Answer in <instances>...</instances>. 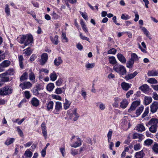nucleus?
Instances as JSON below:
<instances>
[{
  "instance_id": "1",
  "label": "nucleus",
  "mask_w": 158,
  "mask_h": 158,
  "mask_svg": "<svg viewBox=\"0 0 158 158\" xmlns=\"http://www.w3.org/2000/svg\"><path fill=\"white\" fill-rule=\"evenodd\" d=\"M33 41V37L32 35H23L21 38L20 43L21 44L24 43L25 46L30 45Z\"/></svg>"
},
{
  "instance_id": "2",
  "label": "nucleus",
  "mask_w": 158,
  "mask_h": 158,
  "mask_svg": "<svg viewBox=\"0 0 158 158\" xmlns=\"http://www.w3.org/2000/svg\"><path fill=\"white\" fill-rule=\"evenodd\" d=\"M13 91V89L11 86L6 85L0 89V95L6 96L10 94Z\"/></svg>"
},
{
  "instance_id": "3",
  "label": "nucleus",
  "mask_w": 158,
  "mask_h": 158,
  "mask_svg": "<svg viewBox=\"0 0 158 158\" xmlns=\"http://www.w3.org/2000/svg\"><path fill=\"white\" fill-rule=\"evenodd\" d=\"M113 69L116 72L122 75L125 74L127 72L125 68L121 65L116 64L114 66Z\"/></svg>"
},
{
  "instance_id": "4",
  "label": "nucleus",
  "mask_w": 158,
  "mask_h": 158,
  "mask_svg": "<svg viewBox=\"0 0 158 158\" xmlns=\"http://www.w3.org/2000/svg\"><path fill=\"white\" fill-rule=\"evenodd\" d=\"M43 89L44 87L42 85L40 84H37L33 89L32 91L34 94L38 95L39 94V91L42 90Z\"/></svg>"
},
{
  "instance_id": "5",
  "label": "nucleus",
  "mask_w": 158,
  "mask_h": 158,
  "mask_svg": "<svg viewBox=\"0 0 158 158\" xmlns=\"http://www.w3.org/2000/svg\"><path fill=\"white\" fill-rule=\"evenodd\" d=\"M140 104V102L139 101H136L134 102H133L130 108L128 110V112H131V111H132L134 110H135L136 108Z\"/></svg>"
},
{
  "instance_id": "6",
  "label": "nucleus",
  "mask_w": 158,
  "mask_h": 158,
  "mask_svg": "<svg viewBox=\"0 0 158 158\" xmlns=\"http://www.w3.org/2000/svg\"><path fill=\"white\" fill-rule=\"evenodd\" d=\"M77 109H75L74 110L72 111V113L70 114L69 116V118L70 119H72L73 117H74L73 120L74 121H77L79 117V115L77 112Z\"/></svg>"
},
{
  "instance_id": "7",
  "label": "nucleus",
  "mask_w": 158,
  "mask_h": 158,
  "mask_svg": "<svg viewBox=\"0 0 158 158\" xmlns=\"http://www.w3.org/2000/svg\"><path fill=\"white\" fill-rule=\"evenodd\" d=\"M158 119L155 118H152L146 124V126L148 127L150 125L158 126Z\"/></svg>"
},
{
  "instance_id": "8",
  "label": "nucleus",
  "mask_w": 158,
  "mask_h": 158,
  "mask_svg": "<svg viewBox=\"0 0 158 158\" xmlns=\"http://www.w3.org/2000/svg\"><path fill=\"white\" fill-rule=\"evenodd\" d=\"M151 112L152 113H155L158 109V102H153L150 106Z\"/></svg>"
},
{
  "instance_id": "9",
  "label": "nucleus",
  "mask_w": 158,
  "mask_h": 158,
  "mask_svg": "<svg viewBox=\"0 0 158 158\" xmlns=\"http://www.w3.org/2000/svg\"><path fill=\"white\" fill-rule=\"evenodd\" d=\"M32 86V84L29 81H26L23 83H21L19 85L20 86L22 89H28Z\"/></svg>"
},
{
  "instance_id": "10",
  "label": "nucleus",
  "mask_w": 158,
  "mask_h": 158,
  "mask_svg": "<svg viewBox=\"0 0 158 158\" xmlns=\"http://www.w3.org/2000/svg\"><path fill=\"white\" fill-rule=\"evenodd\" d=\"M48 56L47 53H43L41 56V61L40 62L41 65H44L47 61L48 59Z\"/></svg>"
},
{
  "instance_id": "11",
  "label": "nucleus",
  "mask_w": 158,
  "mask_h": 158,
  "mask_svg": "<svg viewBox=\"0 0 158 158\" xmlns=\"http://www.w3.org/2000/svg\"><path fill=\"white\" fill-rule=\"evenodd\" d=\"M1 81L5 82L8 81H9V77L5 73L0 74Z\"/></svg>"
},
{
  "instance_id": "12",
  "label": "nucleus",
  "mask_w": 158,
  "mask_h": 158,
  "mask_svg": "<svg viewBox=\"0 0 158 158\" xmlns=\"http://www.w3.org/2000/svg\"><path fill=\"white\" fill-rule=\"evenodd\" d=\"M139 89L145 93L148 92L149 90V86L147 84H144L142 85L139 87Z\"/></svg>"
},
{
  "instance_id": "13",
  "label": "nucleus",
  "mask_w": 158,
  "mask_h": 158,
  "mask_svg": "<svg viewBox=\"0 0 158 158\" xmlns=\"http://www.w3.org/2000/svg\"><path fill=\"white\" fill-rule=\"evenodd\" d=\"M138 74L136 71H135L133 73H130L125 76L124 78L126 80H128L134 78Z\"/></svg>"
},
{
  "instance_id": "14",
  "label": "nucleus",
  "mask_w": 158,
  "mask_h": 158,
  "mask_svg": "<svg viewBox=\"0 0 158 158\" xmlns=\"http://www.w3.org/2000/svg\"><path fill=\"white\" fill-rule=\"evenodd\" d=\"M121 86L123 90L127 91L130 88L131 86L129 83L123 82L121 84Z\"/></svg>"
},
{
  "instance_id": "15",
  "label": "nucleus",
  "mask_w": 158,
  "mask_h": 158,
  "mask_svg": "<svg viewBox=\"0 0 158 158\" xmlns=\"http://www.w3.org/2000/svg\"><path fill=\"white\" fill-rule=\"evenodd\" d=\"M63 62L60 57L59 56L57 58H56L54 61V64L56 66H58L60 65Z\"/></svg>"
},
{
  "instance_id": "16",
  "label": "nucleus",
  "mask_w": 158,
  "mask_h": 158,
  "mask_svg": "<svg viewBox=\"0 0 158 158\" xmlns=\"http://www.w3.org/2000/svg\"><path fill=\"white\" fill-rule=\"evenodd\" d=\"M117 57L118 60L122 63H125L126 61V60L124 56L121 54H118Z\"/></svg>"
},
{
  "instance_id": "17",
  "label": "nucleus",
  "mask_w": 158,
  "mask_h": 158,
  "mask_svg": "<svg viewBox=\"0 0 158 158\" xmlns=\"http://www.w3.org/2000/svg\"><path fill=\"white\" fill-rule=\"evenodd\" d=\"M78 142H76L73 144L71 145V146L72 147L76 148L80 146L81 144V139L79 138H77Z\"/></svg>"
},
{
  "instance_id": "18",
  "label": "nucleus",
  "mask_w": 158,
  "mask_h": 158,
  "mask_svg": "<svg viewBox=\"0 0 158 158\" xmlns=\"http://www.w3.org/2000/svg\"><path fill=\"white\" fill-rule=\"evenodd\" d=\"M148 76H156L158 75V71L152 70L148 71Z\"/></svg>"
},
{
  "instance_id": "19",
  "label": "nucleus",
  "mask_w": 158,
  "mask_h": 158,
  "mask_svg": "<svg viewBox=\"0 0 158 158\" xmlns=\"http://www.w3.org/2000/svg\"><path fill=\"white\" fill-rule=\"evenodd\" d=\"M55 109L57 112L62 109V104L59 102H57L56 103Z\"/></svg>"
},
{
  "instance_id": "20",
  "label": "nucleus",
  "mask_w": 158,
  "mask_h": 158,
  "mask_svg": "<svg viewBox=\"0 0 158 158\" xmlns=\"http://www.w3.org/2000/svg\"><path fill=\"white\" fill-rule=\"evenodd\" d=\"M145 156L143 151L142 150L140 151L136 152L135 153V156L136 158H143Z\"/></svg>"
},
{
  "instance_id": "21",
  "label": "nucleus",
  "mask_w": 158,
  "mask_h": 158,
  "mask_svg": "<svg viewBox=\"0 0 158 158\" xmlns=\"http://www.w3.org/2000/svg\"><path fill=\"white\" fill-rule=\"evenodd\" d=\"M128 104V102L126 99H123V101L121 102L120 104V107L123 109H125L127 107Z\"/></svg>"
},
{
  "instance_id": "22",
  "label": "nucleus",
  "mask_w": 158,
  "mask_h": 158,
  "mask_svg": "<svg viewBox=\"0 0 158 158\" xmlns=\"http://www.w3.org/2000/svg\"><path fill=\"white\" fill-rule=\"evenodd\" d=\"M31 103L35 106L37 107L39 105V101L35 98H33L31 100Z\"/></svg>"
},
{
  "instance_id": "23",
  "label": "nucleus",
  "mask_w": 158,
  "mask_h": 158,
  "mask_svg": "<svg viewBox=\"0 0 158 158\" xmlns=\"http://www.w3.org/2000/svg\"><path fill=\"white\" fill-rule=\"evenodd\" d=\"M58 36L57 35H55L54 38L52 36L50 37V40L52 43L55 45H57L58 43Z\"/></svg>"
},
{
  "instance_id": "24",
  "label": "nucleus",
  "mask_w": 158,
  "mask_h": 158,
  "mask_svg": "<svg viewBox=\"0 0 158 158\" xmlns=\"http://www.w3.org/2000/svg\"><path fill=\"white\" fill-rule=\"evenodd\" d=\"M136 129L139 132H142V131H144L145 128L143 124H139L137 126Z\"/></svg>"
},
{
  "instance_id": "25",
  "label": "nucleus",
  "mask_w": 158,
  "mask_h": 158,
  "mask_svg": "<svg viewBox=\"0 0 158 158\" xmlns=\"http://www.w3.org/2000/svg\"><path fill=\"white\" fill-rule=\"evenodd\" d=\"M10 64V62L8 60H5L1 64L4 69L5 68L8 67Z\"/></svg>"
},
{
  "instance_id": "26",
  "label": "nucleus",
  "mask_w": 158,
  "mask_h": 158,
  "mask_svg": "<svg viewBox=\"0 0 158 158\" xmlns=\"http://www.w3.org/2000/svg\"><path fill=\"white\" fill-rule=\"evenodd\" d=\"M4 73L8 76H11L14 75L15 71L13 69L10 68L6 71Z\"/></svg>"
},
{
  "instance_id": "27",
  "label": "nucleus",
  "mask_w": 158,
  "mask_h": 158,
  "mask_svg": "<svg viewBox=\"0 0 158 158\" xmlns=\"http://www.w3.org/2000/svg\"><path fill=\"white\" fill-rule=\"evenodd\" d=\"M54 88V85L53 83H50L47 85V89L49 91H52Z\"/></svg>"
},
{
  "instance_id": "28",
  "label": "nucleus",
  "mask_w": 158,
  "mask_h": 158,
  "mask_svg": "<svg viewBox=\"0 0 158 158\" xmlns=\"http://www.w3.org/2000/svg\"><path fill=\"white\" fill-rule=\"evenodd\" d=\"M57 75L56 73L55 72H53L50 75V79L52 81H55L57 78Z\"/></svg>"
},
{
  "instance_id": "29",
  "label": "nucleus",
  "mask_w": 158,
  "mask_h": 158,
  "mask_svg": "<svg viewBox=\"0 0 158 158\" xmlns=\"http://www.w3.org/2000/svg\"><path fill=\"white\" fill-rule=\"evenodd\" d=\"M28 73L27 72L24 73L21 76L20 78V81L22 82L26 80L27 79Z\"/></svg>"
},
{
  "instance_id": "30",
  "label": "nucleus",
  "mask_w": 158,
  "mask_h": 158,
  "mask_svg": "<svg viewBox=\"0 0 158 158\" xmlns=\"http://www.w3.org/2000/svg\"><path fill=\"white\" fill-rule=\"evenodd\" d=\"M142 30L144 34L146 35L150 40H151L152 39V38L151 37L150 35L149 34V31L147 30V29L145 27H142Z\"/></svg>"
},
{
  "instance_id": "31",
  "label": "nucleus",
  "mask_w": 158,
  "mask_h": 158,
  "mask_svg": "<svg viewBox=\"0 0 158 158\" xmlns=\"http://www.w3.org/2000/svg\"><path fill=\"white\" fill-rule=\"evenodd\" d=\"M152 99L151 97H146L145 98L144 103L146 105H147L150 103L152 102Z\"/></svg>"
},
{
  "instance_id": "32",
  "label": "nucleus",
  "mask_w": 158,
  "mask_h": 158,
  "mask_svg": "<svg viewBox=\"0 0 158 158\" xmlns=\"http://www.w3.org/2000/svg\"><path fill=\"white\" fill-rule=\"evenodd\" d=\"M15 140L14 138H10L9 139H7L5 142V144L6 145H9L12 143Z\"/></svg>"
},
{
  "instance_id": "33",
  "label": "nucleus",
  "mask_w": 158,
  "mask_h": 158,
  "mask_svg": "<svg viewBox=\"0 0 158 158\" xmlns=\"http://www.w3.org/2000/svg\"><path fill=\"white\" fill-rule=\"evenodd\" d=\"M134 63V61L130 59L127 63V67L129 69L132 68L133 65Z\"/></svg>"
},
{
  "instance_id": "34",
  "label": "nucleus",
  "mask_w": 158,
  "mask_h": 158,
  "mask_svg": "<svg viewBox=\"0 0 158 158\" xmlns=\"http://www.w3.org/2000/svg\"><path fill=\"white\" fill-rule=\"evenodd\" d=\"M114 102L113 104V106L115 107H117L118 106V103L120 101V99L118 97H115L114 99Z\"/></svg>"
},
{
  "instance_id": "35",
  "label": "nucleus",
  "mask_w": 158,
  "mask_h": 158,
  "mask_svg": "<svg viewBox=\"0 0 158 158\" xmlns=\"http://www.w3.org/2000/svg\"><path fill=\"white\" fill-rule=\"evenodd\" d=\"M109 60L110 64L114 65L117 63V61L114 56L110 57L109 58Z\"/></svg>"
},
{
  "instance_id": "36",
  "label": "nucleus",
  "mask_w": 158,
  "mask_h": 158,
  "mask_svg": "<svg viewBox=\"0 0 158 158\" xmlns=\"http://www.w3.org/2000/svg\"><path fill=\"white\" fill-rule=\"evenodd\" d=\"M65 102L64 104V109L65 110H67L69 108L71 103L66 99H65Z\"/></svg>"
},
{
  "instance_id": "37",
  "label": "nucleus",
  "mask_w": 158,
  "mask_h": 158,
  "mask_svg": "<svg viewBox=\"0 0 158 158\" xmlns=\"http://www.w3.org/2000/svg\"><path fill=\"white\" fill-rule=\"evenodd\" d=\"M153 143V140L151 139H147L144 142V145L147 146L151 145Z\"/></svg>"
},
{
  "instance_id": "38",
  "label": "nucleus",
  "mask_w": 158,
  "mask_h": 158,
  "mask_svg": "<svg viewBox=\"0 0 158 158\" xmlns=\"http://www.w3.org/2000/svg\"><path fill=\"white\" fill-rule=\"evenodd\" d=\"M151 126L149 128L150 131L153 133H155L157 131L158 126Z\"/></svg>"
},
{
  "instance_id": "39",
  "label": "nucleus",
  "mask_w": 158,
  "mask_h": 158,
  "mask_svg": "<svg viewBox=\"0 0 158 158\" xmlns=\"http://www.w3.org/2000/svg\"><path fill=\"white\" fill-rule=\"evenodd\" d=\"M130 59L134 61H138L139 60L138 56L135 53H132L131 54V57Z\"/></svg>"
},
{
  "instance_id": "40",
  "label": "nucleus",
  "mask_w": 158,
  "mask_h": 158,
  "mask_svg": "<svg viewBox=\"0 0 158 158\" xmlns=\"http://www.w3.org/2000/svg\"><path fill=\"white\" fill-rule=\"evenodd\" d=\"M53 102L52 101H51L47 104V107L48 110H49L53 108Z\"/></svg>"
},
{
  "instance_id": "41",
  "label": "nucleus",
  "mask_w": 158,
  "mask_h": 158,
  "mask_svg": "<svg viewBox=\"0 0 158 158\" xmlns=\"http://www.w3.org/2000/svg\"><path fill=\"white\" fill-rule=\"evenodd\" d=\"M143 106H140L139 107L136 111V114L138 116L143 111Z\"/></svg>"
},
{
  "instance_id": "42",
  "label": "nucleus",
  "mask_w": 158,
  "mask_h": 158,
  "mask_svg": "<svg viewBox=\"0 0 158 158\" xmlns=\"http://www.w3.org/2000/svg\"><path fill=\"white\" fill-rule=\"evenodd\" d=\"M152 149L154 152L158 153V143H155Z\"/></svg>"
},
{
  "instance_id": "43",
  "label": "nucleus",
  "mask_w": 158,
  "mask_h": 158,
  "mask_svg": "<svg viewBox=\"0 0 158 158\" xmlns=\"http://www.w3.org/2000/svg\"><path fill=\"white\" fill-rule=\"evenodd\" d=\"M24 155L28 157L31 158L32 155V152L29 150H27L25 151Z\"/></svg>"
},
{
  "instance_id": "44",
  "label": "nucleus",
  "mask_w": 158,
  "mask_h": 158,
  "mask_svg": "<svg viewBox=\"0 0 158 158\" xmlns=\"http://www.w3.org/2000/svg\"><path fill=\"white\" fill-rule=\"evenodd\" d=\"M24 50H25L24 52V53H25L27 56H29L32 53V51L31 50L30 47H28Z\"/></svg>"
},
{
  "instance_id": "45",
  "label": "nucleus",
  "mask_w": 158,
  "mask_h": 158,
  "mask_svg": "<svg viewBox=\"0 0 158 158\" xmlns=\"http://www.w3.org/2000/svg\"><path fill=\"white\" fill-rule=\"evenodd\" d=\"M29 79L31 81H35V74L33 72H31L29 74Z\"/></svg>"
},
{
  "instance_id": "46",
  "label": "nucleus",
  "mask_w": 158,
  "mask_h": 158,
  "mask_svg": "<svg viewBox=\"0 0 158 158\" xmlns=\"http://www.w3.org/2000/svg\"><path fill=\"white\" fill-rule=\"evenodd\" d=\"M148 82L151 84H156L157 83V81L155 78H150L148 80Z\"/></svg>"
},
{
  "instance_id": "47",
  "label": "nucleus",
  "mask_w": 158,
  "mask_h": 158,
  "mask_svg": "<svg viewBox=\"0 0 158 158\" xmlns=\"http://www.w3.org/2000/svg\"><path fill=\"white\" fill-rule=\"evenodd\" d=\"M149 107H147L145 109L144 112L142 115V118H143L146 116L149 113Z\"/></svg>"
},
{
  "instance_id": "48",
  "label": "nucleus",
  "mask_w": 158,
  "mask_h": 158,
  "mask_svg": "<svg viewBox=\"0 0 158 158\" xmlns=\"http://www.w3.org/2000/svg\"><path fill=\"white\" fill-rule=\"evenodd\" d=\"M116 50L114 48H112L108 51V54H115L116 52Z\"/></svg>"
},
{
  "instance_id": "49",
  "label": "nucleus",
  "mask_w": 158,
  "mask_h": 158,
  "mask_svg": "<svg viewBox=\"0 0 158 158\" xmlns=\"http://www.w3.org/2000/svg\"><path fill=\"white\" fill-rule=\"evenodd\" d=\"M130 18V17L127 15H125L124 14H123L121 16V19L125 20L128 19Z\"/></svg>"
},
{
  "instance_id": "50",
  "label": "nucleus",
  "mask_w": 158,
  "mask_h": 158,
  "mask_svg": "<svg viewBox=\"0 0 158 158\" xmlns=\"http://www.w3.org/2000/svg\"><path fill=\"white\" fill-rule=\"evenodd\" d=\"M52 19H56L60 17V16L56 14L54 11H53L52 14Z\"/></svg>"
},
{
  "instance_id": "51",
  "label": "nucleus",
  "mask_w": 158,
  "mask_h": 158,
  "mask_svg": "<svg viewBox=\"0 0 158 158\" xmlns=\"http://www.w3.org/2000/svg\"><path fill=\"white\" fill-rule=\"evenodd\" d=\"M143 135L142 134H139L135 133L134 134L133 136V139H135L138 138H139V139H140L142 137Z\"/></svg>"
},
{
  "instance_id": "52",
  "label": "nucleus",
  "mask_w": 158,
  "mask_h": 158,
  "mask_svg": "<svg viewBox=\"0 0 158 158\" xmlns=\"http://www.w3.org/2000/svg\"><path fill=\"white\" fill-rule=\"evenodd\" d=\"M5 10V12L7 14V15H10V10L9 6L7 4H6V5Z\"/></svg>"
},
{
  "instance_id": "53",
  "label": "nucleus",
  "mask_w": 158,
  "mask_h": 158,
  "mask_svg": "<svg viewBox=\"0 0 158 158\" xmlns=\"http://www.w3.org/2000/svg\"><path fill=\"white\" fill-rule=\"evenodd\" d=\"M80 36L82 40H87L90 42L89 41V39L88 37H86L83 35L81 33L80 34Z\"/></svg>"
},
{
  "instance_id": "54",
  "label": "nucleus",
  "mask_w": 158,
  "mask_h": 158,
  "mask_svg": "<svg viewBox=\"0 0 158 158\" xmlns=\"http://www.w3.org/2000/svg\"><path fill=\"white\" fill-rule=\"evenodd\" d=\"M62 93V91L61 88H58L56 89L55 93L57 94H60Z\"/></svg>"
},
{
  "instance_id": "55",
  "label": "nucleus",
  "mask_w": 158,
  "mask_h": 158,
  "mask_svg": "<svg viewBox=\"0 0 158 158\" xmlns=\"http://www.w3.org/2000/svg\"><path fill=\"white\" fill-rule=\"evenodd\" d=\"M25 97L27 99H29L31 97V95L30 92L28 91H25L24 92Z\"/></svg>"
},
{
  "instance_id": "56",
  "label": "nucleus",
  "mask_w": 158,
  "mask_h": 158,
  "mask_svg": "<svg viewBox=\"0 0 158 158\" xmlns=\"http://www.w3.org/2000/svg\"><path fill=\"white\" fill-rule=\"evenodd\" d=\"M95 64L94 63H93L92 64L89 63L85 65L86 67L89 69V68H93L94 67Z\"/></svg>"
},
{
  "instance_id": "57",
  "label": "nucleus",
  "mask_w": 158,
  "mask_h": 158,
  "mask_svg": "<svg viewBox=\"0 0 158 158\" xmlns=\"http://www.w3.org/2000/svg\"><path fill=\"white\" fill-rule=\"evenodd\" d=\"M71 153L73 156L77 155L78 154V151L75 149H72L71 150Z\"/></svg>"
},
{
  "instance_id": "58",
  "label": "nucleus",
  "mask_w": 158,
  "mask_h": 158,
  "mask_svg": "<svg viewBox=\"0 0 158 158\" xmlns=\"http://www.w3.org/2000/svg\"><path fill=\"white\" fill-rule=\"evenodd\" d=\"M52 97L53 98L55 99L58 100H61V98L60 96L59 95L54 94L52 95Z\"/></svg>"
},
{
  "instance_id": "59",
  "label": "nucleus",
  "mask_w": 158,
  "mask_h": 158,
  "mask_svg": "<svg viewBox=\"0 0 158 158\" xmlns=\"http://www.w3.org/2000/svg\"><path fill=\"white\" fill-rule=\"evenodd\" d=\"M41 127L42 132L47 131L45 126V124L44 122H43L42 124Z\"/></svg>"
},
{
  "instance_id": "60",
  "label": "nucleus",
  "mask_w": 158,
  "mask_h": 158,
  "mask_svg": "<svg viewBox=\"0 0 158 158\" xmlns=\"http://www.w3.org/2000/svg\"><path fill=\"white\" fill-rule=\"evenodd\" d=\"M17 131H18L19 134L21 136L23 137V131L21 130L18 127L17 130Z\"/></svg>"
},
{
  "instance_id": "61",
  "label": "nucleus",
  "mask_w": 158,
  "mask_h": 158,
  "mask_svg": "<svg viewBox=\"0 0 158 158\" xmlns=\"http://www.w3.org/2000/svg\"><path fill=\"white\" fill-rule=\"evenodd\" d=\"M133 90H130L128 91L126 94V95L127 96V98H128L130 96V95L131 94H133Z\"/></svg>"
},
{
  "instance_id": "62",
  "label": "nucleus",
  "mask_w": 158,
  "mask_h": 158,
  "mask_svg": "<svg viewBox=\"0 0 158 158\" xmlns=\"http://www.w3.org/2000/svg\"><path fill=\"white\" fill-rule=\"evenodd\" d=\"M141 147L139 144H137L134 145V149L135 151H137L140 149Z\"/></svg>"
},
{
  "instance_id": "63",
  "label": "nucleus",
  "mask_w": 158,
  "mask_h": 158,
  "mask_svg": "<svg viewBox=\"0 0 158 158\" xmlns=\"http://www.w3.org/2000/svg\"><path fill=\"white\" fill-rule=\"evenodd\" d=\"M33 143L32 141H30L24 144L23 145L25 147H28L31 146Z\"/></svg>"
},
{
  "instance_id": "64",
  "label": "nucleus",
  "mask_w": 158,
  "mask_h": 158,
  "mask_svg": "<svg viewBox=\"0 0 158 158\" xmlns=\"http://www.w3.org/2000/svg\"><path fill=\"white\" fill-rule=\"evenodd\" d=\"M62 82V80L61 79H58L56 82V85L57 86H60Z\"/></svg>"
}]
</instances>
